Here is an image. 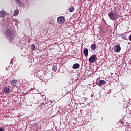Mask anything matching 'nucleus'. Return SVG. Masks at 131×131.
<instances>
[{"mask_svg":"<svg viewBox=\"0 0 131 131\" xmlns=\"http://www.w3.org/2000/svg\"><path fill=\"white\" fill-rule=\"evenodd\" d=\"M6 33L10 36V38L9 39V42H11V41H13V40H15L16 35L15 34H13V33L12 32V30H11V29H7L6 31Z\"/></svg>","mask_w":131,"mask_h":131,"instance_id":"f257e3e1","label":"nucleus"},{"mask_svg":"<svg viewBox=\"0 0 131 131\" xmlns=\"http://www.w3.org/2000/svg\"><path fill=\"white\" fill-rule=\"evenodd\" d=\"M108 17L111 19V20H113L115 21L116 19L117 18V14L116 13H114L113 11H111L107 13Z\"/></svg>","mask_w":131,"mask_h":131,"instance_id":"f03ea898","label":"nucleus"},{"mask_svg":"<svg viewBox=\"0 0 131 131\" xmlns=\"http://www.w3.org/2000/svg\"><path fill=\"white\" fill-rule=\"evenodd\" d=\"M97 60H98L97 58V55L93 54L89 59V62L90 63H95V62H96V61H97Z\"/></svg>","mask_w":131,"mask_h":131,"instance_id":"7ed1b4c3","label":"nucleus"},{"mask_svg":"<svg viewBox=\"0 0 131 131\" xmlns=\"http://www.w3.org/2000/svg\"><path fill=\"white\" fill-rule=\"evenodd\" d=\"M64 22H65V17H64V16L57 17V23L58 24H63Z\"/></svg>","mask_w":131,"mask_h":131,"instance_id":"20e7f679","label":"nucleus"},{"mask_svg":"<svg viewBox=\"0 0 131 131\" xmlns=\"http://www.w3.org/2000/svg\"><path fill=\"white\" fill-rule=\"evenodd\" d=\"M107 82L104 80H99V82H96L97 85H99L100 88H102L103 85H106Z\"/></svg>","mask_w":131,"mask_h":131,"instance_id":"39448f33","label":"nucleus"},{"mask_svg":"<svg viewBox=\"0 0 131 131\" xmlns=\"http://www.w3.org/2000/svg\"><path fill=\"white\" fill-rule=\"evenodd\" d=\"M114 51L116 53H119L121 51V47L119 45H117L114 48Z\"/></svg>","mask_w":131,"mask_h":131,"instance_id":"423d86ee","label":"nucleus"},{"mask_svg":"<svg viewBox=\"0 0 131 131\" xmlns=\"http://www.w3.org/2000/svg\"><path fill=\"white\" fill-rule=\"evenodd\" d=\"M11 92V89L8 87H5L4 88V93L5 94H8Z\"/></svg>","mask_w":131,"mask_h":131,"instance_id":"0eeeda50","label":"nucleus"},{"mask_svg":"<svg viewBox=\"0 0 131 131\" xmlns=\"http://www.w3.org/2000/svg\"><path fill=\"white\" fill-rule=\"evenodd\" d=\"M83 54L85 57L89 56V49L88 48H84L83 49Z\"/></svg>","mask_w":131,"mask_h":131,"instance_id":"6e6552de","label":"nucleus"},{"mask_svg":"<svg viewBox=\"0 0 131 131\" xmlns=\"http://www.w3.org/2000/svg\"><path fill=\"white\" fill-rule=\"evenodd\" d=\"M17 83H18V81L17 80H13L11 82V84L12 86H16Z\"/></svg>","mask_w":131,"mask_h":131,"instance_id":"1a4fd4ad","label":"nucleus"},{"mask_svg":"<svg viewBox=\"0 0 131 131\" xmlns=\"http://www.w3.org/2000/svg\"><path fill=\"white\" fill-rule=\"evenodd\" d=\"M80 67V65L79 63H75L73 66V69H78Z\"/></svg>","mask_w":131,"mask_h":131,"instance_id":"9d476101","label":"nucleus"},{"mask_svg":"<svg viewBox=\"0 0 131 131\" xmlns=\"http://www.w3.org/2000/svg\"><path fill=\"white\" fill-rule=\"evenodd\" d=\"M6 16V12H5V11L2 10L0 11V17L1 18H4Z\"/></svg>","mask_w":131,"mask_h":131,"instance_id":"9b49d317","label":"nucleus"},{"mask_svg":"<svg viewBox=\"0 0 131 131\" xmlns=\"http://www.w3.org/2000/svg\"><path fill=\"white\" fill-rule=\"evenodd\" d=\"M120 36L122 39H124V40H126V35L125 34V33L121 34Z\"/></svg>","mask_w":131,"mask_h":131,"instance_id":"f8f14e48","label":"nucleus"},{"mask_svg":"<svg viewBox=\"0 0 131 131\" xmlns=\"http://www.w3.org/2000/svg\"><path fill=\"white\" fill-rule=\"evenodd\" d=\"M57 69H58V67L57 66H52V71H53L54 72H56Z\"/></svg>","mask_w":131,"mask_h":131,"instance_id":"ddd939ff","label":"nucleus"},{"mask_svg":"<svg viewBox=\"0 0 131 131\" xmlns=\"http://www.w3.org/2000/svg\"><path fill=\"white\" fill-rule=\"evenodd\" d=\"M75 10V8L74 7L72 6L69 9V11L70 13H72V12H74V10Z\"/></svg>","mask_w":131,"mask_h":131,"instance_id":"4468645a","label":"nucleus"},{"mask_svg":"<svg viewBox=\"0 0 131 131\" xmlns=\"http://www.w3.org/2000/svg\"><path fill=\"white\" fill-rule=\"evenodd\" d=\"M18 14H19V10H15L13 13V16H18Z\"/></svg>","mask_w":131,"mask_h":131,"instance_id":"2eb2a0df","label":"nucleus"},{"mask_svg":"<svg viewBox=\"0 0 131 131\" xmlns=\"http://www.w3.org/2000/svg\"><path fill=\"white\" fill-rule=\"evenodd\" d=\"M96 49V44H93L91 46V50H92L93 51H95Z\"/></svg>","mask_w":131,"mask_h":131,"instance_id":"dca6fc26","label":"nucleus"},{"mask_svg":"<svg viewBox=\"0 0 131 131\" xmlns=\"http://www.w3.org/2000/svg\"><path fill=\"white\" fill-rule=\"evenodd\" d=\"M31 49H32V51H34V50H35V45L34 44L31 45Z\"/></svg>","mask_w":131,"mask_h":131,"instance_id":"f3484780","label":"nucleus"},{"mask_svg":"<svg viewBox=\"0 0 131 131\" xmlns=\"http://www.w3.org/2000/svg\"><path fill=\"white\" fill-rule=\"evenodd\" d=\"M16 3L19 5V6H22V2L20 0H16Z\"/></svg>","mask_w":131,"mask_h":131,"instance_id":"a211bd4d","label":"nucleus"},{"mask_svg":"<svg viewBox=\"0 0 131 131\" xmlns=\"http://www.w3.org/2000/svg\"><path fill=\"white\" fill-rule=\"evenodd\" d=\"M0 131H5V128H2V127H0Z\"/></svg>","mask_w":131,"mask_h":131,"instance_id":"6ab92c4d","label":"nucleus"},{"mask_svg":"<svg viewBox=\"0 0 131 131\" xmlns=\"http://www.w3.org/2000/svg\"><path fill=\"white\" fill-rule=\"evenodd\" d=\"M129 38L130 41H131V34H130V35L129 36Z\"/></svg>","mask_w":131,"mask_h":131,"instance_id":"aec40b11","label":"nucleus"}]
</instances>
